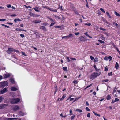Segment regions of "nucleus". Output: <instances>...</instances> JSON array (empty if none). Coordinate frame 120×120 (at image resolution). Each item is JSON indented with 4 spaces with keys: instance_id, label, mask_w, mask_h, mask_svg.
I'll list each match as a JSON object with an SVG mask.
<instances>
[{
    "instance_id": "1",
    "label": "nucleus",
    "mask_w": 120,
    "mask_h": 120,
    "mask_svg": "<svg viewBox=\"0 0 120 120\" xmlns=\"http://www.w3.org/2000/svg\"><path fill=\"white\" fill-rule=\"evenodd\" d=\"M101 72H94L92 73L90 76V78L91 79L93 80L101 74Z\"/></svg>"
},
{
    "instance_id": "2",
    "label": "nucleus",
    "mask_w": 120,
    "mask_h": 120,
    "mask_svg": "<svg viewBox=\"0 0 120 120\" xmlns=\"http://www.w3.org/2000/svg\"><path fill=\"white\" fill-rule=\"evenodd\" d=\"M13 51L15 52H18V53L19 52V51L18 50H16L13 48H8V49L6 51V52L9 54L11 53V52Z\"/></svg>"
},
{
    "instance_id": "3",
    "label": "nucleus",
    "mask_w": 120,
    "mask_h": 120,
    "mask_svg": "<svg viewBox=\"0 0 120 120\" xmlns=\"http://www.w3.org/2000/svg\"><path fill=\"white\" fill-rule=\"evenodd\" d=\"M20 101L19 99L15 98L11 99L10 101L12 104H15L19 102Z\"/></svg>"
},
{
    "instance_id": "4",
    "label": "nucleus",
    "mask_w": 120,
    "mask_h": 120,
    "mask_svg": "<svg viewBox=\"0 0 120 120\" xmlns=\"http://www.w3.org/2000/svg\"><path fill=\"white\" fill-rule=\"evenodd\" d=\"M8 83L7 81H4L0 83V86L1 88L4 87L8 86Z\"/></svg>"
},
{
    "instance_id": "5",
    "label": "nucleus",
    "mask_w": 120,
    "mask_h": 120,
    "mask_svg": "<svg viewBox=\"0 0 120 120\" xmlns=\"http://www.w3.org/2000/svg\"><path fill=\"white\" fill-rule=\"evenodd\" d=\"M8 91L7 88H5L3 89H1L0 90V94H2Z\"/></svg>"
},
{
    "instance_id": "6",
    "label": "nucleus",
    "mask_w": 120,
    "mask_h": 120,
    "mask_svg": "<svg viewBox=\"0 0 120 120\" xmlns=\"http://www.w3.org/2000/svg\"><path fill=\"white\" fill-rule=\"evenodd\" d=\"M73 36V34H70L69 35L65 36H64L62 37V39L66 38L68 39L70 38L71 37H72Z\"/></svg>"
},
{
    "instance_id": "7",
    "label": "nucleus",
    "mask_w": 120,
    "mask_h": 120,
    "mask_svg": "<svg viewBox=\"0 0 120 120\" xmlns=\"http://www.w3.org/2000/svg\"><path fill=\"white\" fill-rule=\"evenodd\" d=\"M29 15L31 16H33L34 17H38V15H35V14L33 13L30 12L29 13Z\"/></svg>"
},
{
    "instance_id": "8",
    "label": "nucleus",
    "mask_w": 120,
    "mask_h": 120,
    "mask_svg": "<svg viewBox=\"0 0 120 120\" xmlns=\"http://www.w3.org/2000/svg\"><path fill=\"white\" fill-rule=\"evenodd\" d=\"M19 106L17 105H14L13 107V109L14 110L16 111L19 109Z\"/></svg>"
},
{
    "instance_id": "9",
    "label": "nucleus",
    "mask_w": 120,
    "mask_h": 120,
    "mask_svg": "<svg viewBox=\"0 0 120 120\" xmlns=\"http://www.w3.org/2000/svg\"><path fill=\"white\" fill-rule=\"evenodd\" d=\"M40 28V29H42L44 31H46L47 30L46 29L45 27L44 26H41Z\"/></svg>"
},
{
    "instance_id": "10",
    "label": "nucleus",
    "mask_w": 120,
    "mask_h": 120,
    "mask_svg": "<svg viewBox=\"0 0 120 120\" xmlns=\"http://www.w3.org/2000/svg\"><path fill=\"white\" fill-rule=\"evenodd\" d=\"M79 39L81 41H84L85 40V39L82 36H81L79 38Z\"/></svg>"
},
{
    "instance_id": "11",
    "label": "nucleus",
    "mask_w": 120,
    "mask_h": 120,
    "mask_svg": "<svg viewBox=\"0 0 120 120\" xmlns=\"http://www.w3.org/2000/svg\"><path fill=\"white\" fill-rule=\"evenodd\" d=\"M41 22V21L40 20H35L33 21V23L34 24L39 23Z\"/></svg>"
},
{
    "instance_id": "12",
    "label": "nucleus",
    "mask_w": 120,
    "mask_h": 120,
    "mask_svg": "<svg viewBox=\"0 0 120 120\" xmlns=\"http://www.w3.org/2000/svg\"><path fill=\"white\" fill-rule=\"evenodd\" d=\"M15 29H16V30L17 31H24L25 32H26V30L22 29H20L16 28Z\"/></svg>"
},
{
    "instance_id": "13",
    "label": "nucleus",
    "mask_w": 120,
    "mask_h": 120,
    "mask_svg": "<svg viewBox=\"0 0 120 120\" xmlns=\"http://www.w3.org/2000/svg\"><path fill=\"white\" fill-rule=\"evenodd\" d=\"M10 76V75L9 74H6L4 75V78H6L9 77Z\"/></svg>"
},
{
    "instance_id": "14",
    "label": "nucleus",
    "mask_w": 120,
    "mask_h": 120,
    "mask_svg": "<svg viewBox=\"0 0 120 120\" xmlns=\"http://www.w3.org/2000/svg\"><path fill=\"white\" fill-rule=\"evenodd\" d=\"M119 65L118 63L117 62H116V65H115V68L116 69H117L118 68H119Z\"/></svg>"
},
{
    "instance_id": "15",
    "label": "nucleus",
    "mask_w": 120,
    "mask_h": 120,
    "mask_svg": "<svg viewBox=\"0 0 120 120\" xmlns=\"http://www.w3.org/2000/svg\"><path fill=\"white\" fill-rule=\"evenodd\" d=\"M15 118H5L4 120H14Z\"/></svg>"
},
{
    "instance_id": "16",
    "label": "nucleus",
    "mask_w": 120,
    "mask_h": 120,
    "mask_svg": "<svg viewBox=\"0 0 120 120\" xmlns=\"http://www.w3.org/2000/svg\"><path fill=\"white\" fill-rule=\"evenodd\" d=\"M11 90L12 91H15L17 90V89L15 87H12L11 88Z\"/></svg>"
},
{
    "instance_id": "17",
    "label": "nucleus",
    "mask_w": 120,
    "mask_h": 120,
    "mask_svg": "<svg viewBox=\"0 0 120 120\" xmlns=\"http://www.w3.org/2000/svg\"><path fill=\"white\" fill-rule=\"evenodd\" d=\"M66 96L65 94L63 95L62 97L60 99V101H61L64 99L65 97Z\"/></svg>"
},
{
    "instance_id": "18",
    "label": "nucleus",
    "mask_w": 120,
    "mask_h": 120,
    "mask_svg": "<svg viewBox=\"0 0 120 120\" xmlns=\"http://www.w3.org/2000/svg\"><path fill=\"white\" fill-rule=\"evenodd\" d=\"M111 96L109 95H108L106 97V99L108 100H110L111 98Z\"/></svg>"
},
{
    "instance_id": "19",
    "label": "nucleus",
    "mask_w": 120,
    "mask_h": 120,
    "mask_svg": "<svg viewBox=\"0 0 120 120\" xmlns=\"http://www.w3.org/2000/svg\"><path fill=\"white\" fill-rule=\"evenodd\" d=\"M63 70L65 71H68L67 68L66 67H64L63 68Z\"/></svg>"
},
{
    "instance_id": "20",
    "label": "nucleus",
    "mask_w": 120,
    "mask_h": 120,
    "mask_svg": "<svg viewBox=\"0 0 120 120\" xmlns=\"http://www.w3.org/2000/svg\"><path fill=\"white\" fill-rule=\"evenodd\" d=\"M17 21H21V20L19 18H17L16 19H15L14 20V21L15 22H17Z\"/></svg>"
},
{
    "instance_id": "21",
    "label": "nucleus",
    "mask_w": 120,
    "mask_h": 120,
    "mask_svg": "<svg viewBox=\"0 0 120 120\" xmlns=\"http://www.w3.org/2000/svg\"><path fill=\"white\" fill-rule=\"evenodd\" d=\"M115 14L117 16H120V15L119 13L115 11L114 12Z\"/></svg>"
},
{
    "instance_id": "22",
    "label": "nucleus",
    "mask_w": 120,
    "mask_h": 120,
    "mask_svg": "<svg viewBox=\"0 0 120 120\" xmlns=\"http://www.w3.org/2000/svg\"><path fill=\"white\" fill-rule=\"evenodd\" d=\"M33 8L35 10V11L37 12H39L40 11L38 10V8L36 7V8Z\"/></svg>"
},
{
    "instance_id": "23",
    "label": "nucleus",
    "mask_w": 120,
    "mask_h": 120,
    "mask_svg": "<svg viewBox=\"0 0 120 120\" xmlns=\"http://www.w3.org/2000/svg\"><path fill=\"white\" fill-rule=\"evenodd\" d=\"M93 113L96 116H98L99 117H100V115L99 114H97L96 113H95V112H94V111H93Z\"/></svg>"
},
{
    "instance_id": "24",
    "label": "nucleus",
    "mask_w": 120,
    "mask_h": 120,
    "mask_svg": "<svg viewBox=\"0 0 120 120\" xmlns=\"http://www.w3.org/2000/svg\"><path fill=\"white\" fill-rule=\"evenodd\" d=\"M4 97L2 96H0V102H1L4 99Z\"/></svg>"
},
{
    "instance_id": "25",
    "label": "nucleus",
    "mask_w": 120,
    "mask_h": 120,
    "mask_svg": "<svg viewBox=\"0 0 120 120\" xmlns=\"http://www.w3.org/2000/svg\"><path fill=\"white\" fill-rule=\"evenodd\" d=\"M98 61V58H95L94 60V62H96Z\"/></svg>"
},
{
    "instance_id": "26",
    "label": "nucleus",
    "mask_w": 120,
    "mask_h": 120,
    "mask_svg": "<svg viewBox=\"0 0 120 120\" xmlns=\"http://www.w3.org/2000/svg\"><path fill=\"white\" fill-rule=\"evenodd\" d=\"M79 82V81L77 80H74L73 81V83L75 84H77Z\"/></svg>"
},
{
    "instance_id": "27",
    "label": "nucleus",
    "mask_w": 120,
    "mask_h": 120,
    "mask_svg": "<svg viewBox=\"0 0 120 120\" xmlns=\"http://www.w3.org/2000/svg\"><path fill=\"white\" fill-rule=\"evenodd\" d=\"M10 82L12 83H14V80L13 79H11L10 80Z\"/></svg>"
},
{
    "instance_id": "28",
    "label": "nucleus",
    "mask_w": 120,
    "mask_h": 120,
    "mask_svg": "<svg viewBox=\"0 0 120 120\" xmlns=\"http://www.w3.org/2000/svg\"><path fill=\"white\" fill-rule=\"evenodd\" d=\"M56 23V22H52L51 23L50 25V26L51 27L53 25H54V24Z\"/></svg>"
},
{
    "instance_id": "29",
    "label": "nucleus",
    "mask_w": 120,
    "mask_h": 120,
    "mask_svg": "<svg viewBox=\"0 0 120 120\" xmlns=\"http://www.w3.org/2000/svg\"><path fill=\"white\" fill-rule=\"evenodd\" d=\"M98 41L99 42H100L101 43H104V42L103 41L101 40H98Z\"/></svg>"
},
{
    "instance_id": "30",
    "label": "nucleus",
    "mask_w": 120,
    "mask_h": 120,
    "mask_svg": "<svg viewBox=\"0 0 120 120\" xmlns=\"http://www.w3.org/2000/svg\"><path fill=\"white\" fill-rule=\"evenodd\" d=\"M104 59L106 61L108 60L109 59L108 57H105L104 58Z\"/></svg>"
},
{
    "instance_id": "31",
    "label": "nucleus",
    "mask_w": 120,
    "mask_h": 120,
    "mask_svg": "<svg viewBox=\"0 0 120 120\" xmlns=\"http://www.w3.org/2000/svg\"><path fill=\"white\" fill-rule=\"evenodd\" d=\"M55 18L57 19H60V17L57 16L56 15H54Z\"/></svg>"
},
{
    "instance_id": "32",
    "label": "nucleus",
    "mask_w": 120,
    "mask_h": 120,
    "mask_svg": "<svg viewBox=\"0 0 120 120\" xmlns=\"http://www.w3.org/2000/svg\"><path fill=\"white\" fill-rule=\"evenodd\" d=\"M76 111L78 112H82V110L79 109H76Z\"/></svg>"
},
{
    "instance_id": "33",
    "label": "nucleus",
    "mask_w": 120,
    "mask_h": 120,
    "mask_svg": "<svg viewBox=\"0 0 120 120\" xmlns=\"http://www.w3.org/2000/svg\"><path fill=\"white\" fill-rule=\"evenodd\" d=\"M48 18L50 19L51 21L52 22H54L55 21V20L54 19H53L52 18Z\"/></svg>"
},
{
    "instance_id": "34",
    "label": "nucleus",
    "mask_w": 120,
    "mask_h": 120,
    "mask_svg": "<svg viewBox=\"0 0 120 120\" xmlns=\"http://www.w3.org/2000/svg\"><path fill=\"white\" fill-rule=\"evenodd\" d=\"M117 90V88H116V87H115L113 90V94L114 92H116Z\"/></svg>"
},
{
    "instance_id": "35",
    "label": "nucleus",
    "mask_w": 120,
    "mask_h": 120,
    "mask_svg": "<svg viewBox=\"0 0 120 120\" xmlns=\"http://www.w3.org/2000/svg\"><path fill=\"white\" fill-rule=\"evenodd\" d=\"M86 110L87 111H90V109L88 107H86Z\"/></svg>"
},
{
    "instance_id": "36",
    "label": "nucleus",
    "mask_w": 120,
    "mask_h": 120,
    "mask_svg": "<svg viewBox=\"0 0 120 120\" xmlns=\"http://www.w3.org/2000/svg\"><path fill=\"white\" fill-rule=\"evenodd\" d=\"M109 59V61H110L112 59V57L110 56H108Z\"/></svg>"
},
{
    "instance_id": "37",
    "label": "nucleus",
    "mask_w": 120,
    "mask_h": 120,
    "mask_svg": "<svg viewBox=\"0 0 120 120\" xmlns=\"http://www.w3.org/2000/svg\"><path fill=\"white\" fill-rule=\"evenodd\" d=\"M55 27L56 28H61V26H55Z\"/></svg>"
},
{
    "instance_id": "38",
    "label": "nucleus",
    "mask_w": 120,
    "mask_h": 120,
    "mask_svg": "<svg viewBox=\"0 0 120 120\" xmlns=\"http://www.w3.org/2000/svg\"><path fill=\"white\" fill-rule=\"evenodd\" d=\"M67 62H69L70 61V60L69 59V57H67L66 58Z\"/></svg>"
},
{
    "instance_id": "39",
    "label": "nucleus",
    "mask_w": 120,
    "mask_h": 120,
    "mask_svg": "<svg viewBox=\"0 0 120 120\" xmlns=\"http://www.w3.org/2000/svg\"><path fill=\"white\" fill-rule=\"evenodd\" d=\"M100 10L101 11L103 12L104 13H105V11L102 8H100Z\"/></svg>"
},
{
    "instance_id": "40",
    "label": "nucleus",
    "mask_w": 120,
    "mask_h": 120,
    "mask_svg": "<svg viewBox=\"0 0 120 120\" xmlns=\"http://www.w3.org/2000/svg\"><path fill=\"white\" fill-rule=\"evenodd\" d=\"M108 75L109 76H112V72L110 73H108Z\"/></svg>"
},
{
    "instance_id": "41",
    "label": "nucleus",
    "mask_w": 120,
    "mask_h": 120,
    "mask_svg": "<svg viewBox=\"0 0 120 120\" xmlns=\"http://www.w3.org/2000/svg\"><path fill=\"white\" fill-rule=\"evenodd\" d=\"M38 34V33L37 32L36 33V36L37 37H39L40 36Z\"/></svg>"
},
{
    "instance_id": "42",
    "label": "nucleus",
    "mask_w": 120,
    "mask_h": 120,
    "mask_svg": "<svg viewBox=\"0 0 120 120\" xmlns=\"http://www.w3.org/2000/svg\"><path fill=\"white\" fill-rule=\"evenodd\" d=\"M20 36L21 37H22V38L25 37L24 35L23 34H20Z\"/></svg>"
},
{
    "instance_id": "43",
    "label": "nucleus",
    "mask_w": 120,
    "mask_h": 120,
    "mask_svg": "<svg viewBox=\"0 0 120 120\" xmlns=\"http://www.w3.org/2000/svg\"><path fill=\"white\" fill-rule=\"evenodd\" d=\"M119 100V99H118L117 98H116L115 100L114 101V102H116L118 101Z\"/></svg>"
},
{
    "instance_id": "44",
    "label": "nucleus",
    "mask_w": 120,
    "mask_h": 120,
    "mask_svg": "<svg viewBox=\"0 0 120 120\" xmlns=\"http://www.w3.org/2000/svg\"><path fill=\"white\" fill-rule=\"evenodd\" d=\"M48 9L49 10H50L51 11H53V8H48Z\"/></svg>"
},
{
    "instance_id": "45",
    "label": "nucleus",
    "mask_w": 120,
    "mask_h": 120,
    "mask_svg": "<svg viewBox=\"0 0 120 120\" xmlns=\"http://www.w3.org/2000/svg\"><path fill=\"white\" fill-rule=\"evenodd\" d=\"M87 116L88 117H90V113L88 112L87 114Z\"/></svg>"
},
{
    "instance_id": "46",
    "label": "nucleus",
    "mask_w": 120,
    "mask_h": 120,
    "mask_svg": "<svg viewBox=\"0 0 120 120\" xmlns=\"http://www.w3.org/2000/svg\"><path fill=\"white\" fill-rule=\"evenodd\" d=\"M75 115H73V116H72L71 117V120H72L75 117Z\"/></svg>"
},
{
    "instance_id": "47",
    "label": "nucleus",
    "mask_w": 120,
    "mask_h": 120,
    "mask_svg": "<svg viewBox=\"0 0 120 120\" xmlns=\"http://www.w3.org/2000/svg\"><path fill=\"white\" fill-rule=\"evenodd\" d=\"M59 7L58 8V9H59L60 8V9L61 10H63V9L62 8V6H61V7H60V5H59Z\"/></svg>"
},
{
    "instance_id": "48",
    "label": "nucleus",
    "mask_w": 120,
    "mask_h": 120,
    "mask_svg": "<svg viewBox=\"0 0 120 120\" xmlns=\"http://www.w3.org/2000/svg\"><path fill=\"white\" fill-rule=\"evenodd\" d=\"M84 24L86 25H87L88 26H90L91 25V24L90 23H85Z\"/></svg>"
},
{
    "instance_id": "49",
    "label": "nucleus",
    "mask_w": 120,
    "mask_h": 120,
    "mask_svg": "<svg viewBox=\"0 0 120 120\" xmlns=\"http://www.w3.org/2000/svg\"><path fill=\"white\" fill-rule=\"evenodd\" d=\"M100 30H102L103 31H105L106 30L105 29L103 28H102L101 27L100 28Z\"/></svg>"
},
{
    "instance_id": "50",
    "label": "nucleus",
    "mask_w": 120,
    "mask_h": 120,
    "mask_svg": "<svg viewBox=\"0 0 120 120\" xmlns=\"http://www.w3.org/2000/svg\"><path fill=\"white\" fill-rule=\"evenodd\" d=\"M100 30H102L103 31H105L106 30L105 29L103 28H102L101 27L100 28Z\"/></svg>"
},
{
    "instance_id": "51",
    "label": "nucleus",
    "mask_w": 120,
    "mask_h": 120,
    "mask_svg": "<svg viewBox=\"0 0 120 120\" xmlns=\"http://www.w3.org/2000/svg\"><path fill=\"white\" fill-rule=\"evenodd\" d=\"M6 20V19H0V21H4Z\"/></svg>"
},
{
    "instance_id": "52",
    "label": "nucleus",
    "mask_w": 120,
    "mask_h": 120,
    "mask_svg": "<svg viewBox=\"0 0 120 120\" xmlns=\"http://www.w3.org/2000/svg\"><path fill=\"white\" fill-rule=\"evenodd\" d=\"M113 25H115L116 26H117L118 25L117 23H116L115 22H113Z\"/></svg>"
},
{
    "instance_id": "53",
    "label": "nucleus",
    "mask_w": 120,
    "mask_h": 120,
    "mask_svg": "<svg viewBox=\"0 0 120 120\" xmlns=\"http://www.w3.org/2000/svg\"><path fill=\"white\" fill-rule=\"evenodd\" d=\"M42 25L45 26H46L47 25V23L46 22L43 23Z\"/></svg>"
},
{
    "instance_id": "54",
    "label": "nucleus",
    "mask_w": 120,
    "mask_h": 120,
    "mask_svg": "<svg viewBox=\"0 0 120 120\" xmlns=\"http://www.w3.org/2000/svg\"><path fill=\"white\" fill-rule=\"evenodd\" d=\"M17 16L15 14H14L11 15V17H15Z\"/></svg>"
},
{
    "instance_id": "55",
    "label": "nucleus",
    "mask_w": 120,
    "mask_h": 120,
    "mask_svg": "<svg viewBox=\"0 0 120 120\" xmlns=\"http://www.w3.org/2000/svg\"><path fill=\"white\" fill-rule=\"evenodd\" d=\"M90 58L92 60H93L94 59V57L91 56H90Z\"/></svg>"
},
{
    "instance_id": "56",
    "label": "nucleus",
    "mask_w": 120,
    "mask_h": 120,
    "mask_svg": "<svg viewBox=\"0 0 120 120\" xmlns=\"http://www.w3.org/2000/svg\"><path fill=\"white\" fill-rule=\"evenodd\" d=\"M1 25H2L3 26H5V27L6 26V25H5V24H0V28H1Z\"/></svg>"
},
{
    "instance_id": "57",
    "label": "nucleus",
    "mask_w": 120,
    "mask_h": 120,
    "mask_svg": "<svg viewBox=\"0 0 120 120\" xmlns=\"http://www.w3.org/2000/svg\"><path fill=\"white\" fill-rule=\"evenodd\" d=\"M92 85V84H90V85H89L88 86H87V87H86V88H88L89 87H90Z\"/></svg>"
},
{
    "instance_id": "58",
    "label": "nucleus",
    "mask_w": 120,
    "mask_h": 120,
    "mask_svg": "<svg viewBox=\"0 0 120 120\" xmlns=\"http://www.w3.org/2000/svg\"><path fill=\"white\" fill-rule=\"evenodd\" d=\"M7 7L8 8H10L11 7V4H9L7 5Z\"/></svg>"
},
{
    "instance_id": "59",
    "label": "nucleus",
    "mask_w": 120,
    "mask_h": 120,
    "mask_svg": "<svg viewBox=\"0 0 120 120\" xmlns=\"http://www.w3.org/2000/svg\"><path fill=\"white\" fill-rule=\"evenodd\" d=\"M79 34V32H77V33H75V34L76 35H78Z\"/></svg>"
},
{
    "instance_id": "60",
    "label": "nucleus",
    "mask_w": 120,
    "mask_h": 120,
    "mask_svg": "<svg viewBox=\"0 0 120 120\" xmlns=\"http://www.w3.org/2000/svg\"><path fill=\"white\" fill-rule=\"evenodd\" d=\"M70 59L73 60H76V59L75 58H73L71 57V58H70Z\"/></svg>"
},
{
    "instance_id": "61",
    "label": "nucleus",
    "mask_w": 120,
    "mask_h": 120,
    "mask_svg": "<svg viewBox=\"0 0 120 120\" xmlns=\"http://www.w3.org/2000/svg\"><path fill=\"white\" fill-rule=\"evenodd\" d=\"M108 68H106V67L105 68V71H108Z\"/></svg>"
},
{
    "instance_id": "62",
    "label": "nucleus",
    "mask_w": 120,
    "mask_h": 120,
    "mask_svg": "<svg viewBox=\"0 0 120 120\" xmlns=\"http://www.w3.org/2000/svg\"><path fill=\"white\" fill-rule=\"evenodd\" d=\"M7 24L9 25H12L13 24V23L11 22H8Z\"/></svg>"
},
{
    "instance_id": "63",
    "label": "nucleus",
    "mask_w": 120,
    "mask_h": 120,
    "mask_svg": "<svg viewBox=\"0 0 120 120\" xmlns=\"http://www.w3.org/2000/svg\"><path fill=\"white\" fill-rule=\"evenodd\" d=\"M112 45L114 47H115L116 49V48H117L116 47V46L114 44V43H113L112 44Z\"/></svg>"
},
{
    "instance_id": "64",
    "label": "nucleus",
    "mask_w": 120,
    "mask_h": 120,
    "mask_svg": "<svg viewBox=\"0 0 120 120\" xmlns=\"http://www.w3.org/2000/svg\"><path fill=\"white\" fill-rule=\"evenodd\" d=\"M108 81H109V80L108 79H106L105 80H104L103 81H102L107 82Z\"/></svg>"
}]
</instances>
